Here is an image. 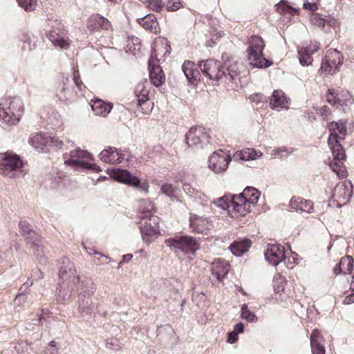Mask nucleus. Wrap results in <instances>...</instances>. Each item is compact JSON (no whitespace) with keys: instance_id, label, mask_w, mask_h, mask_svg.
<instances>
[{"instance_id":"obj_17","label":"nucleus","mask_w":354,"mask_h":354,"mask_svg":"<svg viewBox=\"0 0 354 354\" xmlns=\"http://www.w3.org/2000/svg\"><path fill=\"white\" fill-rule=\"evenodd\" d=\"M100 160L104 163H120L124 159V155L118 149L113 147H108L100 153Z\"/></svg>"},{"instance_id":"obj_26","label":"nucleus","mask_w":354,"mask_h":354,"mask_svg":"<svg viewBox=\"0 0 354 354\" xmlns=\"http://www.w3.org/2000/svg\"><path fill=\"white\" fill-rule=\"evenodd\" d=\"M182 70L189 83L193 85L196 84L199 71L195 67L194 63L191 61H185L182 66Z\"/></svg>"},{"instance_id":"obj_37","label":"nucleus","mask_w":354,"mask_h":354,"mask_svg":"<svg viewBox=\"0 0 354 354\" xmlns=\"http://www.w3.org/2000/svg\"><path fill=\"white\" fill-rule=\"evenodd\" d=\"M338 270L342 273L346 274L351 273L353 268V259L349 256L342 257L337 264Z\"/></svg>"},{"instance_id":"obj_45","label":"nucleus","mask_w":354,"mask_h":354,"mask_svg":"<svg viewBox=\"0 0 354 354\" xmlns=\"http://www.w3.org/2000/svg\"><path fill=\"white\" fill-rule=\"evenodd\" d=\"M286 147H279L272 150L270 156L272 158H283L286 156L287 153H290Z\"/></svg>"},{"instance_id":"obj_47","label":"nucleus","mask_w":354,"mask_h":354,"mask_svg":"<svg viewBox=\"0 0 354 354\" xmlns=\"http://www.w3.org/2000/svg\"><path fill=\"white\" fill-rule=\"evenodd\" d=\"M182 3L179 0H169L166 4L167 10L169 12H174L180 9Z\"/></svg>"},{"instance_id":"obj_5","label":"nucleus","mask_w":354,"mask_h":354,"mask_svg":"<svg viewBox=\"0 0 354 354\" xmlns=\"http://www.w3.org/2000/svg\"><path fill=\"white\" fill-rule=\"evenodd\" d=\"M166 243L176 252L187 254L189 261L194 259L195 252L200 247L194 238L187 236L171 238L167 240Z\"/></svg>"},{"instance_id":"obj_4","label":"nucleus","mask_w":354,"mask_h":354,"mask_svg":"<svg viewBox=\"0 0 354 354\" xmlns=\"http://www.w3.org/2000/svg\"><path fill=\"white\" fill-rule=\"evenodd\" d=\"M24 113V104L19 97L3 99L0 102V120L8 124L16 125Z\"/></svg>"},{"instance_id":"obj_6","label":"nucleus","mask_w":354,"mask_h":354,"mask_svg":"<svg viewBox=\"0 0 354 354\" xmlns=\"http://www.w3.org/2000/svg\"><path fill=\"white\" fill-rule=\"evenodd\" d=\"M26 166L22 162L20 158L10 152H6L0 160V174L9 176L12 171H15L10 177H15L17 175H25Z\"/></svg>"},{"instance_id":"obj_48","label":"nucleus","mask_w":354,"mask_h":354,"mask_svg":"<svg viewBox=\"0 0 354 354\" xmlns=\"http://www.w3.org/2000/svg\"><path fill=\"white\" fill-rule=\"evenodd\" d=\"M312 22L314 25L322 28L323 29L326 25H328V29L331 26L330 22L326 21L324 19L321 18L319 16H315L312 19Z\"/></svg>"},{"instance_id":"obj_36","label":"nucleus","mask_w":354,"mask_h":354,"mask_svg":"<svg viewBox=\"0 0 354 354\" xmlns=\"http://www.w3.org/2000/svg\"><path fill=\"white\" fill-rule=\"evenodd\" d=\"M239 195L247 199V202L251 205H254L257 203L260 196V193L257 189L252 187H248Z\"/></svg>"},{"instance_id":"obj_35","label":"nucleus","mask_w":354,"mask_h":354,"mask_svg":"<svg viewBox=\"0 0 354 354\" xmlns=\"http://www.w3.org/2000/svg\"><path fill=\"white\" fill-rule=\"evenodd\" d=\"M251 247V241L248 239H245L240 241H235L230 245V250L233 254L236 257L241 256L246 252Z\"/></svg>"},{"instance_id":"obj_7","label":"nucleus","mask_w":354,"mask_h":354,"mask_svg":"<svg viewBox=\"0 0 354 354\" xmlns=\"http://www.w3.org/2000/svg\"><path fill=\"white\" fill-rule=\"evenodd\" d=\"M89 156L88 151L80 149L71 151L69 154L64 155V163L68 166H73L75 168H82L83 169L91 170L94 173L102 171V169L96 164H90L84 162L82 158H87Z\"/></svg>"},{"instance_id":"obj_24","label":"nucleus","mask_w":354,"mask_h":354,"mask_svg":"<svg viewBox=\"0 0 354 354\" xmlns=\"http://www.w3.org/2000/svg\"><path fill=\"white\" fill-rule=\"evenodd\" d=\"M290 206L296 210L311 213L313 211V204L310 200L294 196L290 201Z\"/></svg>"},{"instance_id":"obj_62","label":"nucleus","mask_w":354,"mask_h":354,"mask_svg":"<svg viewBox=\"0 0 354 354\" xmlns=\"http://www.w3.org/2000/svg\"><path fill=\"white\" fill-rule=\"evenodd\" d=\"M263 99V95L261 94H257L255 96L252 97L253 101H255L256 100L257 101H261Z\"/></svg>"},{"instance_id":"obj_25","label":"nucleus","mask_w":354,"mask_h":354,"mask_svg":"<svg viewBox=\"0 0 354 354\" xmlns=\"http://www.w3.org/2000/svg\"><path fill=\"white\" fill-rule=\"evenodd\" d=\"M248 58L250 64L254 67L267 68L272 64V62L263 56L262 52L248 51Z\"/></svg>"},{"instance_id":"obj_1","label":"nucleus","mask_w":354,"mask_h":354,"mask_svg":"<svg viewBox=\"0 0 354 354\" xmlns=\"http://www.w3.org/2000/svg\"><path fill=\"white\" fill-rule=\"evenodd\" d=\"M59 281L57 288V300L59 302L69 299L75 287L77 290L86 289L88 295H93L95 290L94 283L88 279L81 280L75 266L68 258L64 257L59 261Z\"/></svg>"},{"instance_id":"obj_28","label":"nucleus","mask_w":354,"mask_h":354,"mask_svg":"<svg viewBox=\"0 0 354 354\" xmlns=\"http://www.w3.org/2000/svg\"><path fill=\"white\" fill-rule=\"evenodd\" d=\"M263 156V153L261 151H257L253 148H248L236 152L233 158L234 160H253Z\"/></svg>"},{"instance_id":"obj_34","label":"nucleus","mask_w":354,"mask_h":354,"mask_svg":"<svg viewBox=\"0 0 354 354\" xmlns=\"http://www.w3.org/2000/svg\"><path fill=\"white\" fill-rule=\"evenodd\" d=\"M170 47L167 45V41H162L161 44L155 43L153 50L151 52L149 61L154 62V59L159 62L162 58L165 57L166 54H169Z\"/></svg>"},{"instance_id":"obj_21","label":"nucleus","mask_w":354,"mask_h":354,"mask_svg":"<svg viewBox=\"0 0 354 354\" xmlns=\"http://www.w3.org/2000/svg\"><path fill=\"white\" fill-rule=\"evenodd\" d=\"M149 69L151 82L156 87L162 85L165 82V76L161 67L149 61Z\"/></svg>"},{"instance_id":"obj_54","label":"nucleus","mask_w":354,"mask_h":354,"mask_svg":"<svg viewBox=\"0 0 354 354\" xmlns=\"http://www.w3.org/2000/svg\"><path fill=\"white\" fill-rule=\"evenodd\" d=\"M215 203L217 205V206L221 207L223 209L230 207L228 202H227V201L223 197L218 198V201L215 202Z\"/></svg>"},{"instance_id":"obj_63","label":"nucleus","mask_w":354,"mask_h":354,"mask_svg":"<svg viewBox=\"0 0 354 354\" xmlns=\"http://www.w3.org/2000/svg\"><path fill=\"white\" fill-rule=\"evenodd\" d=\"M49 346L50 348H56V346H57V343L54 341V340H52L49 343Z\"/></svg>"},{"instance_id":"obj_59","label":"nucleus","mask_w":354,"mask_h":354,"mask_svg":"<svg viewBox=\"0 0 354 354\" xmlns=\"http://www.w3.org/2000/svg\"><path fill=\"white\" fill-rule=\"evenodd\" d=\"M353 297H354V294L350 295L349 296H348L345 298V299L344 300V303L345 304H350L351 303H353L354 302Z\"/></svg>"},{"instance_id":"obj_30","label":"nucleus","mask_w":354,"mask_h":354,"mask_svg":"<svg viewBox=\"0 0 354 354\" xmlns=\"http://www.w3.org/2000/svg\"><path fill=\"white\" fill-rule=\"evenodd\" d=\"M49 135L47 133H35L30 136L29 143L39 151H44L48 145Z\"/></svg>"},{"instance_id":"obj_14","label":"nucleus","mask_w":354,"mask_h":354,"mask_svg":"<svg viewBox=\"0 0 354 354\" xmlns=\"http://www.w3.org/2000/svg\"><path fill=\"white\" fill-rule=\"evenodd\" d=\"M230 201L232 207L231 210L232 216H243L251 211L252 205L242 196L234 195Z\"/></svg>"},{"instance_id":"obj_57","label":"nucleus","mask_w":354,"mask_h":354,"mask_svg":"<svg viewBox=\"0 0 354 354\" xmlns=\"http://www.w3.org/2000/svg\"><path fill=\"white\" fill-rule=\"evenodd\" d=\"M243 330H244V326L243 324L241 323V322H239L238 324H236L235 326H234V332H236V334H239V333H241L243 332Z\"/></svg>"},{"instance_id":"obj_15","label":"nucleus","mask_w":354,"mask_h":354,"mask_svg":"<svg viewBox=\"0 0 354 354\" xmlns=\"http://www.w3.org/2000/svg\"><path fill=\"white\" fill-rule=\"evenodd\" d=\"M264 254L266 259L274 266L285 260L286 257L284 248L279 244L269 245Z\"/></svg>"},{"instance_id":"obj_11","label":"nucleus","mask_w":354,"mask_h":354,"mask_svg":"<svg viewBox=\"0 0 354 354\" xmlns=\"http://www.w3.org/2000/svg\"><path fill=\"white\" fill-rule=\"evenodd\" d=\"M149 84L147 80L138 83L135 88L138 105L143 113L148 114L152 109L153 103L149 99Z\"/></svg>"},{"instance_id":"obj_8","label":"nucleus","mask_w":354,"mask_h":354,"mask_svg":"<svg viewBox=\"0 0 354 354\" xmlns=\"http://www.w3.org/2000/svg\"><path fill=\"white\" fill-rule=\"evenodd\" d=\"M140 232L146 243H151L153 237L159 233V218L154 215L141 216Z\"/></svg>"},{"instance_id":"obj_38","label":"nucleus","mask_w":354,"mask_h":354,"mask_svg":"<svg viewBox=\"0 0 354 354\" xmlns=\"http://www.w3.org/2000/svg\"><path fill=\"white\" fill-rule=\"evenodd\" d=\"M249 44L248 51H258L259 53L263 51L265 47L262 38L259 36H252L250 39Z\"/></svg>"},{"instance_id":"obj_10","label":"nucleus","mask_w":354,"mask_h":354,"mask_svg":"<svg viewBox=\"0 0 354 354\" xmlns=\"http://www.w3.org/2000/svg\"><path fill=\"white\" fill-rule=\"evenodd\" d=\"M342 64V55L336 49L327 50L325 57L322 59L319 71L325 75H333L339 70Z\"/></svg>"},{"instance_id":"obj_43","label":"nucleus","mask_w":354,"mask_h":354,"mask_svg":"<svg viewBox=\"0 0 354 354\" xmlns=\"http://www.w3.org/2000/svg\"><path fill=\"white\" fill-rule=\"evenodd\" d=\"M162 192L167 196L174 198L177 195V189L171 184H165L161 187Z\"/></svg>"},{"instance_id":"obj_58","label":"nucleus","mask_w":354,"mask_h":354,"mask_svg":"<svg viewBox=\"0 0 354 354\" xmlns=\"http://www.w3.org/2000/svg\"><path fill=\"white\" fill-rule=\"evenodd\" d=\"M133 258V254H124L123 255L122 257V261H121L120 263H119V267L124 262H128L129 261L131 260V259Z\"/></svg>"},{"instance_id":"obj_19","label":"nucleus","mask_w":354,"mask_h":354,"mask_svg":"<svg viewBox=\"0 0 354 354\" xmlns=\"http://www.w3.org/2000/svg\"><path fill=\"white\" fill-rule=\"evenodd\" d=\"M319 48L318 43H311L306 47H301L298 50L299 62L302 66H309L313 62L311 55Z\"/></svg>"},{"instance_id":"obj_32","label":"nucleus","mask_w":354,"mask_h":354,"mask_svg":"<svg viewBox=\"0 0 354 354\" xmlns=\"http://www.w3.org/2000/svg\"><path fill=\"white\" fill-rule=\"evenodd\" d=\"M322 336L317 329H314L310 335V345L313 354H325V348L321 344Z\"/></svg>"},{"instance_id":"obj_13","label":"nucleus","mask_w":354,"mask_h":354,"mask_svg":"<svg viewBox=\"0 0 354 354\" xmlns=\"http://www.w3.org/2000/svg\"><path fill=\"white\" fill-rule=\"evenodd\" d=\"M352 183L349 180L340 181L333 189V198L339 204H345L352 196Z\"/></svg>"},{"instance_id":"obj_50","label":"nucleus","mask_w":354,"mask_h":354,"mask_svg":"<svg viewBox=\"0 0 354 354\" xmlns=\"http://www.w3.org/2000/svg\"><path fill=\"white\" fill-rule=\"evenodd\" d=\"M52 42L55 46H59L62 48H67L69 46L68 41L62 37L53 38Z\"/></svg>"},{"instance_id":"obj_46","label":"nucleus","mask_w":354,"mask_h":354,"mask_svg":"<svg viewBox=\"0 0 354 354\" xmlns=\"http://www.w3.org/2000/svg\"><path fill=\"white\" fill-rule=\"evenodd\" d=\"M148 6L153 11L160 12L163 8L162 0H147Z\"/></svg>"},{"instance_id":"obj_29","label":"nucleus","mask_w":354,"mask_h":354,"mask_svg":"<svg viewBox=\"0 0 354 354\" xmlns=\"http://www.w3.org/2000/svg\"><path fill=\"white\" fill-rule=\"evenodd\" d=\"M25 237L30 243L33 245L32 248L35 255L38 257H43V244L40 236L37 234L35 231L31 230L30 231H28V235H26Z\"/></svg>"},{"instance_id":"obj_16","label":"nucleus","mask_w":354,"mask_h":354,"mask_svg":"<svg viewBox=\"0 0 354 354\" xmlns=\"http://www.w3.org/2000/svg\"><path fill=\"white\" fill-rule=\"evenodd\" d=\"M77 291L78 292L77 310L79 313L82 315H91L95 308L91 299L92 295H88L85 288L82 290L81 287H80V290Z\"/></svg>"},{"instance_id":"obj_3","label":"nucleus","mask_w":354,"mask_h":354,"mask_svg":"<svg viewBox=\"0 0 354 354\" xmlns=\"http://www.w3.org/2000/svg\"><path fill=\"white\" fill-rule=\"evenodd\" d=\"M203 73L210 80H220L225 82L236 81L240 78V64L233 58L226 59L223 64L216 60L209 59L198 64Z\"/></svg>"},{"instance_id":"obj_61","label":"nucleus","mask_w":354,"mask_h":354,"mask_svg":"<svg viewBox=\"0 0 354 354\" xmlns=\"http://www.w3.org/2000/svg\"><path fill=\"white\" fill-rule=\"evenodd\" d=\"M46 353H47V352H49V353H48V354H57V353H58V350H57V348H47V349H46Z\"/></svg>"},{"instance_id":"obj_60","label":"nucleus","mask_w":354,"mask_h":354,"mask_svg":"<svg viewBox=\"0 0 354 354\" xmlns=\"http://www.w3.org/2000/svg\"><path fill=\"white\" fill-rule=\"evenodd\" d=\"M93 254L94 255H96L97 256V259L100 260V259L102 257V258H104L105 260H107L109 258L108 257L102 254V253L99 252H93Z\"/></svg>"},{"instance_id":"obj_33","label":"nucleus","mask_w":354,"mask_h":354,"mask_svg":"<svg viewBox=\"0 0 354 354\" xmlns=\"http://www.w3.org/2000/svg\"><path fill=\"white\" fill-rule=\"evenodd\" d=\"M91 108L95 115L105 117L111 112L113 106L109 102L97 99L93 101Z\"/></svg>"},{"instance_id":"obj_44","label":"nucleus","mask_w":354,"mask_h":354,"mask_svg":"<svg viewBox=\"0 0 354 354\" xmlns=\"http://www.w3.org/2000/svg\"><path fill=\"white\" fill-rule=\"evenodd\" d=\"M319 0H305L303 8L312 12L317 11L319 8Z\"/></svg>"},{"instance_id":"obj_55","label":"nucleus","mask_w":354,"mask_h":354,"mask_svg":"<svg viewBox=\"0 0 354 354\" xmlns=\"http://www.w3.org/2000/svg\"><path fill=\"white\" fill-rule=\"evenodd\" d=\"M73 81L76 86L79 88V89H81L82 85L83 84L80 79V73L77 70H74L73 72Z\"/></svg>"},{"instance_id":"obj_9","label":"nucleus","mask_w":354,"mask_h":354,"mask_svg":"<svg viewBox=\"0 0 354 354\" xmlns=\"http://www.w3.org/2000/svg\"><path fill=\"white\" fill-rule=\"evenodd\" d=\"M211 136L207 130L202 127L191 128L186 133V142L190 147L203 148L209 143Z\"/></svg>"},{"instance_id":"obj_18","label":"nucleus","mask_w":354,"mask_h":354,"mask_svg":"<svg viewBox=\"0 0 354 354\" xmlns=\"http://www.w3.org/2000/svg\"><path fill=\"white\" fill-rule=\"evenodd\" d=\"M212 277L221 281L230 270V265L225 259H216L212 263Z\"/></svg>"},{"instance_id":"obj_12","label":"nucleus","mask_w":354,"mask_h":354,"mask_svg":"<svg viewBox=\"0 0 354 354\" xmlns=\"http://www.w3.org/2000/svg\"><path fill=\"white\" fill-rule=\"evenodd\" d=\"M231 157L221 151L213 153L209 158V167L216 174L225 171L228 167Z\"/></svg>"},{"instance_id":"obj_49","label":"nucleus","mask_w":354,"mask_h":354,"mask_svg":"<svg viewBox=\"0 0 354 354\" xmlns=\"http://www.w3.org/2000/svg\"><path fill=\"white\" fill-rule=\"evenodd\" d=\"M48 145L53 146L56 149H61L64 145V141L59 138L49 136Z\"/></svg>"},{"instance_id":"obj_41","label":"nucleus","mask_w":354,"mask_h":354,"mask_svg":"<svg viewBox=\"0 0 354 354\" xmlns=\"http://www.w3.org/2000/svg\"><path fill=\"white\" fill-rule=\"evenodd\" d=\"M241 317L250 322L257 321V316L249 310L246 304H243L241 307Z\"/></svg>"},{"instance_id":"obj_31","label":"nucleus","mask_w":354,"mask_h":354,"mask_svg":"<svg viewBox=\"0 0 354 354\" xmlns=\"http://www.w3.org/2000/svg\"><path fill=\"white\" fill-rule=\"evenodd\" d=\"M117 182L134 187L140 192L147 193L148 192L149 185L145 180H141L140 178H113Z\"/></svg>"},{"instance_id":"obj_23","label":"nucleus","mask_w":354,"mask_h":354,"mask_svg":"<svg viewBox=\"0 0 354 354\" xmlns=\"http://www.w3.org/2000/svg\"><path fill=\"white\" fill-rule=\"evenodd\" d=\"M87 28L91 32L97 31L100 28L109 30L111 28V23L107 19L95 15L89 19L87 22Z\"/></svg>"},{"instance_id":"obj_27","label":"nucleus","mask_w":354,"mask_h":354,"mask_svg":"<svg viewBox=\"0 0 354 354\" xmlns=\"http://www.w3.org/2000/svg\"><path fill=\"white\" fill-rule=\"evenodd\" d=\"M212 224L207 218L196 215L190 217V227L197 233H204L209 230Z\"/></svg>"},{"instance_id":"obj_22","label":"nucleus","mask_w":354,"mask_h":354,"mask_svg":"<svg viewBox=\"0 0 354 354\" xmlns=\"http://www.w3.org/2000/svg\"><path fill=\"white\" fill-rule=\"evenodd\" d=\"M138 24L145 30L158 34L160 32V28L156 16L153 14H148L143 17L138 19Z\"/></svg>"},{"instance_id":"obj_20","label":"nucleus","mask_w":354,"mask_h":354,"mask_svg":"<svg viewBox=\"0 0 354 354\" xmlns=\"http://www.w3.org/2000/svg\"><path fill=\"white\" fill-rule=\"evenodd\" d=\"M290 99L283 91L275 90L270 98V105L272 109L279 111L281 109H288Z\"/></svg>"},{"instance_id":"obj_40","label":"nucleus","mask_w":354,"mask_h":354,"mask_svg":"<svg viewBox=\"0 0 354 354\" xmlns=\"http://www.w3.org/2000/svg\"><path fill=\"white\" fill-rule=\"evenodd\" d=\"M106 173L109 175V177H136L129 172L127 170L118 169V168H108L106 169Z\"/></svg>"},{"instance_id":"obj_2","label":"nucleus","mask_w":354,"mask_h":354,"mask_svg":"<svg viewBox=\"0 0 354 354\" xmlns=\"http://www.w3.org/2000/svg\"><path fill=\"white\" fill-rule=\"evenodd\" d=\"M328 129L330 136L328 144L333 156V160L328 165L329 167L337 177H347L348 173L343 164V161L346 160V154L339 141V139H344L347 133L346 122H332L328 126Z\"/></svg>"},{"instance_id":"obj_42","label":"nucleus","mask_w":354,"mask_h":354,"mask_svg":"<svg viewBox=\"0 0 354 354\" xmlns=\"http://www.w3.org/2000/svg\"><path fill=\"white\" fill-rule=\"evenodd\" d=\"M326 97L327 102L331 104H339L341 102L339 97V93L335 89H329Z\"/></svg>"},{"instance_id":"obj_64","label":"nucleus","mask_w":354,"mask_h":354,"mask_svg":"<svg viewBox=\"0 0 354 354\" xmlns=\"http://www.w3.org/2000/svg\"><path fill=\"white\" fill-rule=\"evenodd\" d=\"M333 272L334 273L337 275L339 274V273H342V272H339V270H338V267H337V264L336 265V266L333 269Z\"/></svg>"},{"instance_id":"obj_52","label":"nucleus","mask_w":354,"mask_h":354,"mask_svg":"<svg viewBox=\"0 0 354 354\" xmlns=\"http://www.w3.org/2000/svg\"><path fill=\"white\" fill-rule=\"evenodd\" d=\"M317 113L321 115L323 119L327 120L328 115L330 114V111L327 106H323L318 109Z\"/></svg>"},{"instance_id":"obj_51","label":"nucleus","mask_w":354,"mask_h":354,"mask_svg":"<svg viewBox=\"0 0 354 354\" xmlns=\"http://www.w3.org/2000/svg\"><path fill=\"white\" fill-rule=\"evenodd\" d=\"M37 0H24L21 7L26 11L34 10L37 5Z\"/></svg>"},{"instance_id":"obj_56","label":"nucleus","mask_w":354,"mask_h":354,"mask_svg":"<svg viewBox=\"0 0 354 354\" xmlns=\"http://www.w3.org/2000/svg\"><path fill=\"white\" fill-rule=\"evenodd\" d=\"M238 339V334L236 333V332L232 331L229 333L228 334V339L227 341L230 344L234 343Z\"/></svg>"},{"instance_id":"obj_53","label":"nucleus","mask_w":354,"mask_h":354,"mask_svg":"<svg viewBox=\"0 0 354 354\" xmlns=\"http://www.w3.org/2000/svg\"><path fill=\"white\" fill-rule=\"evenodd\" d=\"M19 229L23 236H26L31 229L29 225L25 221H21L19 224Z\"/></svg>"},{"instance_id":"obj_39","label":"nucleus","mask_w":354,"mask_h":354,"mask_svg":"<svg viewBox=\"0 0 354 354\" xmlns=\"http://www.w3.org/2000/svg\"><path fill=\"white\" fill-rule=\"evenodd\" d=\"M154 209L153 203L149 200H142L140 202V212L141 216L148 215V216H150L153 215L152 212Z\"/></svg>"}]
</instances>
